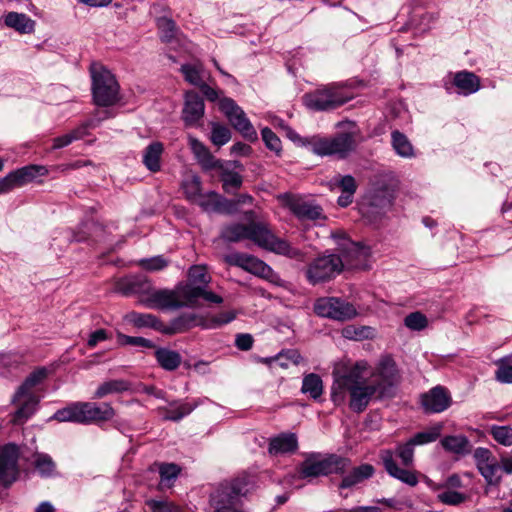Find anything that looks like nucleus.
<instances>
[{
	"instance_id": "57",
	"label": "nucleus",
	"mask_w": 512,
	"mask_h": 512,
	"mask_svg": "<svg viewBox=\"0 0 512 512\" xmlns=\"http://www.w3.org/2000/svg\"><path fill=\"white\" fill-rule=\"evenodd\" d=\"M100 120L95 119H89L85 122H83L81 125H79L77 128L70 131L71 135L73 136L74 140H79L85 137L88 134V130L97 127Z\"/></svg>"
},
{
	"instance_id": "20",
	"label": "nucleus",
	"mask_w": 512,
	"mask_h": 512,
	"mask_svg": "<svg viewBox=\"0 0 512 512\" xmlns=\"http://www.w3.org/2000/svg\"><path fill=\"white\" fill-rule=\"evenodd\" d=\"M370 255V249L358 242L346 240L341 247L340 258L343 261V268H360Z\"/></svg>"
},
{
	"instance_id": "3",
	"label": "nucleus",
	"mask_w": 512,
	"mask_h": 512,
	"mask_svg": "<svg viewBox=\"0 0 512 512\" xmlns=\"http://www.w3.org/2000/svg\"><path fill=\"white\" fill-rule=\"evenodd\" d=\"M221 237L228 242L250 240L259 247L275 254L301 262L305 260V253L302 250L292 246L285 239L277 237L269 226L263 222L228 225L222 229Z\"/></svg>"
},
{
	"instance_id": "8",
	"label": "nucleus",
	"mask_w": 512,
	"mask_h": 512,
	"mask_svg": "<svg viewBox=\"0 0 512 512\" xmlns=\"http://www.w3.org/2000/svg\"><path fill=\"white\" fill-rule=\"evenodd\" d=\"M351 99L339 84H329L317 88L303 96V103L309 109L326 111L336 109Z\"/></svg>"
},
{
	"instance_id": "49",
	"label": "nucleus",
	"mask_w": 512,
	"mask_h": 512,
	"mask_svg": "<svg viewBox=\"0 0 512 512\" xmlns=\"http://www.w3.org/2000/svg\"><path fill=\"white\" fill-rule=\"evenodd\" d=\"M139 265L147 271H160L168 266V261L161 255L139 260Z\"/></svg>"
},
{
	"instance_id": "22",
	"label": "nucleus",
	"mask_w": 512,
	"mask_h": 512,
	"mask_svg": "<svg viewBox=\"0 0 512 512\" xmlns=\"http://www.w3.org/2000/svg\"><path fill=\"white\" fill-rule=\"evenodd\" d=\"M196 326L203 327V319L195 313H183L169 323L162 322L160 332L165 335L184 333Z\"/></svg>"
},
{
	"instance_id": "5",
	"label": "nucleus",
	"mask_w": 512,
	"mask_h": 512,
	"mask_svg": "<svg viewBox=\"0 0 512 512\" xmlns=\"http://www.w3.org/2000/svg\"><path fill=\"white\" fill-rule=\"evenodd\" d=\"M211 277L203 265H194L188 271L187 282L178 284V293L186 300L188 307L200 305L201 300L221 304L223 298L207 289Z\"/></svg>"
},
{
	"instance_id": "61",
	"label": "nucleus",
	"mask_w": 512,
	"mask_h": 512,
	"mask_svg": "<svg viewBox=\"0 0 512 512\" xmlns=\"http://www.w3.org/2000/svg\"><path fill=\"white\" fill-rule=\"evenodd\" d=\"M337 184L342 190V193H350L354 194L356 192L357 186L355 179L351 175H346L340 177L339 180H336Z\"/></svg>"
},
{
	"instance_id": "59",
	"label": "nucleus",
	"mask_w": 512,
	"mask_h": 512,
	"mask_svg": "<svg viewBox=\"0 0 512 512\" xmlns=\"http://www.w3.org/2000/svg\"><path fill=\"white\" fill-rule=\"evenodd\" d=\"M180 472V469L176 464H162L159 468V474L161 478V482L170 481L175 479Z\"/></svg>"
},
{
	"instance_id": "9",
	"label": "nucleus",
	"mask_w": 512,
	"mask_h": 512,
	"mask_svg": "<svg viewBox=\"0 0 512 512\" xmlns=\"http://www.w3.org/2000/svg\"><path fill=\"white\" fill-rule=\"evenodd\" d=\"M349 464V459L335 454L327 456L312 454L301 463L300 474L302 478H310L344 473Z\"/></svg>"
},
{
	"instance_id": "56",
	"label": "nucleus",
	"mask_w": 512,
	"mask_h": 512,
	"mask_svg": "<svg viewBox=\"0 0 512 512\" xmlns=\"http://www.w3.org/2000/svg\"><path fill=\"white\" fill-rule=\"evenodd\" d=\"M216 211L225 214H235L239 211L237 202L234 199H227L219 195L218 203L216 204Z\"/></svg>"
},
{
	"instance_id": "17",
	"label": "nucleus",
	"mask_w": 512,
	"mask_h": 512,
	"mask_svg": "<svg viewBox=\"0 0 512 512\" xmlns=\"http://www.w3.org/2000/svg\"><path fill=\"white\" fill-rule=\"evenodd\" d=\"M185 302L178 293V285L174 290L155 289L152 285L148 296L143 298L142 305L154 309H177L187 306Z\"/></svg>"
},
{
	"instance_id": "25",
	"label": "nucleus",
	"mask_w": 512,
	"mask_h": 512,
	"mask_svg": "<svg viewBox=\"0 0 512 512\" xmlns=\"http://www.w3.org/2000/svg\"><path fill=\"white\" fill-rule=\"evenodd\" d=\"M188 141L193 154L203 169L211 170L220 167V161L210 153L202 142L191 135L188 136Z\"/></svg>"
},
{
	"instance_id": "58",
	"label": "nucleus",
	"mask_w": 512,
	"mask_h": 512,
	"mask_svg": "<svg viewBox=\"0 0 512 512\" xmlns=\"http://www.w3.org/2000/svg\"><path fill=\"white\" fill-rule=\"evenodd\" d=\"M146 504L150 507L152 512H180L178 506L167 501L148 500Z\"/></svg>"
},
{
	"instance_id": "24",
	"label": "nucleus",
	"mask_w": 512,
	"mask_h": 512,
	"mask_svg": "<svg viewBox=\"0 0 512 512\" xmlns=\"http://www.w3.org/2000/svg\"><path fill=\"white\" fill-rule=\"evenodd\" d=\"M422 405L427 412L439 413L450 405V397L443 387L437 386L422 395Z\"/></svg>"
},
{
	"instance_id": "33",
	"label": "nucleus",
	"mask_w": 512,
	"mask_h": 512,
	"mask_svg": "<svg viewBox=\"0 0 512 512\" xmlns=\"http://www.w3.org/2000/svg\"><path fill=\"white\" fill-rule=\"evenodd\" d=\"M391 144L396 154L403 158H412L415 156L414 148L408 137L398 130L391 133Z\"/></svg>"
},
{
	"instance_id": "36",
	"label": "nucleus",
	"mask_w": 512,
	"mask_h": 512,
	"mask_svg": "<svg viewBox=\"0 0 512 512\" xmlns=\"http://www.w3.org/2000/svg\"><path fill=\"white\" fill-rule=\"evenodd\" d=\"M163 152L161 142H153L147 146L143 155V163L152 172L160 170V158Z\"/></svg>"
},
{
	"instance_id": "26",
	"label": "nucleus",
	"mask_w": 512,
	"mask_h": 512,
	"mask_svg": "<svg viewBox=\"0 0 512 512\" xmlns=\"http://www.w3.org/2000/svg\"><path fill=\"white\" fill-rule=\"evenodd\" d=\"M288 207L300 219L316 220L322 215L319 206L296 197H289Z\"/></svg>"
},
{
	"instance_id": "27",
	"label": "nucleus",
	"mask_w": 512,
	"mask_h": 512,
	"mask_svg": "<svg viewBox=\"0 0 512 512\" xmlns=\"http://www.w3.org/2000/svg\"><path fill=\"white\" fill-rule=\"evenodd\" d=\"M375 472L374 467L371 464H362L358 467H354L347 475H345L339 484L340 489L352 488L366 479L373 476Z\"/></svg>"
},
{
	"instance_id": "51",
	"label": "nucleus",
	"mask_w": 512,
	"mask_h": 512,
	"mask_svg": "<svg viewBox=\"0 0 512 512\" xmlns=\"http://www.w3.org/2000/svg\"><path fill=\"white\" fill-rule=\"evenodd\" d=\"M261 135L268 149L274 151L277 154L281 151V140L270 128H263Z\"/></svg>"
},
{
	"instance_id": "7",
	"label": "nucleus",
	"mask_w": 512,
	"mask_h": 512,
	"mask_svg": "<svg viewBox=\"0 0 512 512\" xmlns=\"http://www.w3.org/2000/svg\"><path fill=\"white\" fill-rule=\"evenodd\" d=\"M246 477L225 480L210 495V504L214 512H244L239 509L241 498L249 492Z\"/></svg>"
},
{
	"instance_id": "46",
	"label": "nucleus",
	"mask_w": 512,
	"mask_h": 512,
	"mask_svg": "<svg viewBox=\"0 0 512 512\" xmlns=\"http://www.w3.org/2000/svg\"><path fill=\"white\" fill-rule=\"evenodd\" d=\"M183 189L186 197L192 202H195L199 197L203 195L201 192V180L198 176L195 175L184 182Z\"/></svg>"
},
{
	"instance_id": "35",
	"label": "nucleus",
	"mask_w": 512,
	"mask_h": 512,
	"mask_svg": "<svg viewBox=\"0 0 512 512\" xmlns=\"http://www.w3.org/2000/svg\"><path fill=\"white\" fill-rule=\"evenodd\" d=\"M217 168L221 170L220 180L222 182L223 190L226 193L232 194L242 186L243 178L238 172L223 167L221 163L220 167Z\"/></svg>"
},
{
	"instance_id": "54",
	"label": "nucleus",
	"mask_w": 512,
	"mask_h": 512,
	"mask_svg": "<svg viewBox=\"0 0 512 512\" xmlns=\"http://www.w3.org/2000/svg\"><path fill=\"white\" fill-rule=\"evenodd\" d=\"M219 194L216 192H208L199 197L194 203L201 206L205 211H216V204L218 203Z\"/></svg>"
},
{
	"instance_id": "30",
	"label": "nucleus",
	"mask_w": 512,
	"mask_h": 512,
	"mask_svg": "<svg viewBox=\"0 0 512 512\" xmlns=\"http://www.w3.org/2000/svg\"><path fill=\"white\" fill-rule=\"evenodd\" d=\"M453 83L464 95L475 93L480 88L479 77L468 71H460L456 73Z\"/></svg>"
},
{
	"instance_id": "14",
	"label": "nucleus",
	"mask_w": 512,
	"mask_h": 512,
	"mask_svg": "<svg viewBox=\"0 0 512 512\" xmlns=\"http://www.w3.org/2000/svg\"><path fill=\"white\" fill-rule=\"evenodd\" d=\"M372 382L380 390V396L391 398L393 396V387L400 381V374L394 359L390 356H384L380 359L374 373Z\"/></svg>"
},
{
	"instance_id": "40",
	"label": "nucleus",
	"mask_w": 512,
	"mask_h": 512,
	"mask_svg": "<svg viewBox=\"0 0 512 512\" xmlns=\"http://www.w3.org/2000/svg\"><path fill=\"white\" fill-rule=\"evenodd\" d=\"M156 24L162 42L170 44L177 38L178 29L172 19L167 17H159L156 21Z\"/></svg>"
},
{
	"instance_id": "18",
	"label": "nucleus",
	"mask_w": 512,
	"mask_h": 512,
	"mask_svg": "<svg viewBox=\"0 0 512 512\" xmlns=\"http://www.w3.org/2000/svg\"><path fill=\"white\" fill-rule=\"evenodd\" d=\"M18 457V448L15 444L0 447V484L8 486L16 480Z\"/></svg>"
},
{
	"instance_id": "64",
	"label": "nucleus",
	"mask_w": 512,
	"mask_h": 512,
	"mask_svg": "<svg viewBox=\"0 0 512 512\" xmlns=\"http://www.w3.org/2000/svg\"><path fill=\"white\" fill-rule=\"evenodd\" d=\"M18 187L12 172L0 179V194L7 193Z\"/></svg>"
},
{
	"instance_id": "2",
	"label": "nucleus",
	"mask_w": 512,
	"mask_h": 512,
	"mask_svg": "<svg viewBox=\"0 0 512 512\" xmlns=\"http://www.w3.org/2000/svg\"><path fill=\"white\" fill-rule=\"evenodd\" d=\"M440 436V428L435 427L429 431L415 434L405 443L397 444L395 451L384 449L379 457L389 476L411 487L418 484L417 472L410 470L414 463V449L417 445L434 442Z\"/></svg>"
},
{
	"instance_id": "34",
	"label": "nucleus",
	"mask_w": 512,
	"mask_h": 512,
	"mask_svg": "<svg viewBox=\"0 0 512 512\" xmlns=\"http://www.w3.org/2000/svg\"><path fill=\"white\" fill-rule=\"evenodd\" d=\"M14 178L17 182L18 187H21L37 176H44L47 173V169L40 165H28L17 170L12 171Z\"/></svg>"
},
{
	"instance_id": "32",
	"label": "nucleus",
	"mask_w": 512,
	"mask_h": 512,
	"mask_svg": "<svg viewBox=\"0 0 512 512\" xmlns=\"http://www.w3.org/2000/svg\"><path fill=\"white\" fill-rule=\"evenodd\" d=\"M155 358L160 367L166 371L176 370L182 362L181 355L177 351L168 348H158L155 351Z\"/></svg>"
},
{
	"instance_id": "62",
	"label": "nucleus",
	"mask_w": 512,
	"mask_h": 512,
	"mask_svg": "<svg viewBox=\"0 0 512 512\" xmlns=\"http://www.w3.org/2000/svg\"><path fill=\"white\" fill-rule=\"evenodd\" d=\"M254 339L251 334L241 333L236 335L235 345L239 350L248 351L253 346Z\"/></svg>"
},
{
	"instance_id": "28",
	"label": "nucleus",
	"mask_w": 512,
	"mask_h": 512,
	"mask_svg": "<svg viewBox=\"0 0 512 512\" xmlns=\"http://www.w3.org/2000/svg\"><path fill=\"white\" fill-rule=\"evenodd\" d=\"M298 448L297 437L293 433H283L270 440L268 451L270 454H284L295 452Z\"/></svg>"
},
{
	"instance_id": "6",
	"label": "nucleus",
	"mask_w": 512,
	"mask_h": 512,
	"mask_svg": "<svg viewBox=\"0 0 512 512\" xmlns=\"http://www.w3.org/2000/svg\"><path fill=\"white\" fill-rule=\"evenodd\" d=\"M114 415L115 411L108 403L97 405L94 402H75L57 410L52 419L87 425L108 421Z\"/></svg>"
},
{
	"instance_id": "43",
	"label": "nucleus",
	"mask_w": 512,
	"mask_h": 512,
	"mask_svg": "<svg viewBox=\"0 0 512 512\" xmlns=\"http://www.w3.org/2000/svg\"><path fill=\"white\" fill-rule=\"evenodd\" d=\"M502 469V465L500 466L499 462L494 459L490 463L485 464L483 467H480L478 470L481 475L485 478V480L490 485H497L501 480L500 470Z\"/></svg>"
},
{
	"instance_id": "16",
	"label": "nucleus",
	"mask_w": 512,
	"mask_h": 512,
	"mask_svg": "<svg viewBox=\"0 0 512 512\" xmlns=\"http://www.w3.org/2000/svg\"><path fill=\"white\" fill-rule=\"evenodd\" d=\"M220 110L228 118L231 125L244 138L253 141L257 139V132L247 118L243 109L231 98H223L219 103Z\"/></svg>"
},
{
	"instance_id": "11",
	"label": "nucleus",
	"mask_w": 512,
	"mask_h": 512,
	"mask_svg": "<svg viewBox=\"0 0 512 512\" xmlns=\"http://www.w3.org/2000/svg\"><path fill=\"white\" fill-rule=\"evenodd\" d=\"M313 153L320 156L347 157L356 147L355 133L342 132L331 138H313L309 142Z\"/></svg>"
},
{
	"instance_id": "44",
	"label": "nucleus",
	"mask_w": 512,
	"mask_h": 512,
	"mask_svg": "<svg viewBox=\"0 0 512 512\" xmlns=\"http://www.w3.org/2000/svg\"><path fill=\"white\" fill-rule=\"evenodd\" d=\"M180 71L187 82L194 86H200L203 83L201 76L202 66L200 64H184Z\"/></svg>"
},
{
	"instance_id": "55",
	"label": "nucleus",
	"mask_w": 512,
	"mask_h": 512,
	"mask_svg": "<svg viewBox=\"0 0 512 512\" xmlns=\"http://www.w3.org/2000/svg\"><path fill=\"white\" fill-rule=\"evenodd\" d=\"M119 341L123 345H132V346H140L144 348H153L154 344L152 341L143 338V337H134L120 334Z\"/></svg>"
},
{
	"instance_id": "10",
	"label": "nucleus",
	"mask_w": 512,
	"mask_h": 512,
	"mask_svg": "<svg viewBox=\"0 0 512 512\" xmlns=\"http://www.w3.org/2000/svg\"><path fill=\"white\" fill-rule=\"evenodd\" d=\"M91 76L95 104L103 107L115 104L119 99V85L114 75L102 67H93Z\"/></svg>"
},
{
	"instance_id": "63",
	"label": "nucleus",
	"mask_w": 512,
	"mask_h": 512,
	"mask_svg": "<svg viewBox=\"0 0 512 512\" xmlns=\"http://www.w3.org/2000/svg\"><path fill=\"white\" fill-rule=\"evenodd\" d=\"M369 332H370L369 327H362L360 329H356L353 327H347L344 329L343 334L346 338L362 339V338L368 337Z\"/></svg>"
},
{
	"instance_id": "1",
	"label": "nucleus",
	"mask_w": 512,
	"mask_h": 512,
	"mask_svg": "<svg viewBox=\"0 0 512 512\" xmlns=\"http://www.w3.org/2000/svg\"><path fill=\"white\" fill-rule=\"evenodd\" d=\"M366 369V363L357 362L350 368L343 370L337 369L333 372V385L331 387V400L335 405H342L346 401V395L349 394V408L356 412H363L370 401L375 399H384L380 396L379 387L375 383L366 382L362 377V372Z\"/></svg>"
},
{
	"instance_id": "12",
	"label": "nucleus",
	"mask_w": 512,
	"mask_h": 512,
	"mask_svg": "<svg viewBox=\"0 0 512 512\" xmlns=\"http://www.w3.org/2000/svg\"><path fill=\"white\" fill-rule=\"evenodd\" d=\"M343 269V261L335 254L323 255L314 259L306 269V278L309 283L316 285L329 281Z\"/></svg>"
},
{
	"instance_id": "13",
	"label": "nucleus",
	"mask_w": 512,
	"mask_h": 512,
	"mask_svg": "<svg viewBox=\"0 0 512 512\" xmlns=\"http://www.w3.org/2000/svg\"><path fill=\"white\" fill-rule=\"evenodd\" d=\"M314 312L320 316L335 321H348L357 316L353 304L338 297H322L316 300Z\"/></svg>"
},
{
	"instance_id": "60",
	"label": "nucleus",
	"mask_w": 512,
	"mask_h": 512,
	"mask_svg": "<svg viewBox=\"0 0 512 512\" xmlns=\"http://www.w3.org/2000/svg\"><path fill=\"white\" fill-rule=\"evenodd\" d=\"M474 459L476 462V466L479 469L480 467H483L485 464L490 463L492 460L495 459V457L492 456V453L489 449L478 447L474 451Z\"/></svg>"
},
{
	"instance_id": "52",
	"label": "nucleus",
	"mask_w": 512,
	"mask_h": 512,
	"mask_svg": "<svg viewBox=\"0 0 512 512\" xmlns=\"http://www.w3.org/2000/svg\"><path fill=\"white\" fill-rule=\"evenodd\" d=\"M235 319V314L232 311L222 312L219 315L213 317L209 321L203 320V328L214 329L224 324H227Z\"/></svg>"
},
{
	"instance_id": "48",
	"label": "nucleus",
	"mask_w": 512,
	"mask_h": 512,
	"mask_svg": "<svg viewBox=\"0 0 512 512\" xmlns=\"http://www.w3.org/2000/svg\"><path fill=\"white\" fill-rule=\"evenodd\" d=\"M437 498L443 504L456 506L465 502L468 499V496L463 493L448 489L439 493Z\"/></svg>"
},
{
	"instance_id": "50",
	"label": "nucleus",
	"mask_w": 512,
	"mask_h": 512,
	"mask_svg": "<svg viewBox=\"0 0 512 512\" xmlns=\"http://www.w3.org/2000/svg\"><path fill=\"white\" fill-rule=\"evenodd\" d=\"M491 434L502 445L509 446L512 444V428L508 426H494L491 429Z\"/></svg>"
},
{
	"instance_id": "37",
	"label": "nucleus",
	"mask_w": 512,
	"mask_h": 512,
	"mask_svg": "<svg viewBox=\"0 0 512 512\" xmlns=\"http://www.w3.org/2000/svg\"><path fill=\"white\" fill-rule=\"evenodd\" d=\"M301 391L314 400L319 399L323 393V382L320 376L315 373L304 376Z\"/></svg>"
},
{
	"instance_id": "23",
	"label": "nucleus",
	"mask_w": 512,
	"mask_h": 512,
	"mask_svg": "<svg viewBox=\"0 0 512 512\" xmlns=\"http://www.w3.org/2000/svg\"><path fill=\"white\" fill-rule=\"evenodd\" d=\"M394 198L393 189L386 186L375 188L369 196V211L367 213L384 214L392 207Z\"/></svg>"
},
{
	"instance_id": "4",
	"label": "nucleus",
	"mask_w": 512,
	"mask_h": 512,
	"mask_svg": "<svg viewBox=\"0 0 512 512\" xmlns=\"http://www.w3.org/2000/svg\"><path fill=\"white\" fill-rule=\"evenodd\" d=\"M47 376L48 370L46 368H38L30 373L18 387L11 400L12 404L17 407L11 419L14 425L25 423L35 413L40 402V395L37 393L36 387Z\"/></svg>"
},
{
	"instance_id": "45",
	"label": "nucleus",
	"mask_w": 512,
	"mask_h": 512,
	"mask_svg": "<svg viewBox=\"0 0 512 512\" xmlns=\"http://www.w3.org/2000/svg\"><path fill=\"white\" fill-rule=\"evenodd\" d=\"M211 125L212 132L210 140L214 145L221 147L230 141L231 131L228 127L218 123H212Z\"/></svg>"
},
{
	"instance_id": "19",
	"label": "nucleus",
	"mask_w": 512,
	"mask_h": 512,
	"mask_svg": "<svg viewBox=\"0 0 512 512\" xmlns=\"http://www.w3.org/2000/svg\"><path fill=\"white\" fill-rule=\"evenodd\" d=\"M151 287L152 283L142 275L121 278L115 284L116 292L126 297L137 296L140 304H142L143 298L150 293Z\"/></svg>"
},
{
	"instance_id": "31",
	"label": "nucleus",
	"mask_w": 512,
	"mask_h": 512,
	"mask_svg": "<svg viewBox=\"0 0 512 512\" xmlns=\"http://www.w3.org/2000/svg\"><path fill=\"white\" fill-rule=\"evenodd\" d=\"M4 23L7 27L13 28L23 34L31 33L35 26V22L26 14L17 12H9L6 14Z\"/></svg>"
},
{
	"instance_id": "38",
	"label": "nucleus",
	"mask_w": 512,
	"mask_h": 512,
	"mask_svg": "<svg viewBox=\"0 0 512 512\" xmlns=\"http://www.w3.org/2000/svg\"><path fill=\"white\" fill-rule=\"evenodd\" d=\"M443 448L455 454H465L469 452L470 442L462 435L446 436L441 440Z\"/></svg>"
},
{
	"instance_id": "42",
	"label": "nucleus",
	"mask_w": 512,
	"mask_h": 512,
	"mask_svg": "<svg viewBox=\"0 0 512 512\" xmlns=\"http://www.w3.org/2000/svg\"><path fill=\"white\" fill-rule=\"evenodd\" d=\"M130 321L137 327H150L160 332L162 327V321L156 316L146 313L133 312L129 316Z\"/></svg>"
},
{
	"instance_id": "39",
	"label": "nucleus",
	"mask_w": 512,
	"mask_h": 512,
	"mask_svg": "<svg viewBox=\"0 0 512 512\" xmlns=\"http://www.w3.org/2000/svg\"><path fill=\"white\" fill-rule=\"evenodd\" d=\"M130 383L123 379H115L102 383L96 390L94 398L100 399L108 394L121 393L129 390Z\"/></svg>"
},
{
	"instance_id": "29",
	"label": "nucleus",
	"mask_w": 512,
	"mask_h": 512,
	"mask_svg": "<svg viewBox=\"0 0 512 512\" xmlns=\"http://www.w3.org/2000/svg\"><path fill=\"white\" fill-rule=\"evenodd\" d=\"M196 407L197 403L175 400L169 403V407H160L159 411L163 414L164 420L177 422L189 415Z\"/></svg>"
},
{
	"instance_id": "47",
	"label": "nucleus",
	"mask_w": 512,
	"mask_h": 512,
	"mask_svg": "<svg viewBox=\"0 0 512 512\" xmlns=\"http://www.w3.org/2000/svg\"><path fill=\"white\" fill-rule=\"evenodd\" d=\"M404 324L407 328L414 331L424 330L428 325L427 317L419 312H412L404 318Z\"/></svg>"
},
{
	"instance_id": "15",
	"label": "nucleus",
	"mask_w": 512,
	"mask_h": 512,
	"mask_svg": "<svg viewBox=\"0 0 512 512\" xmlns=\"http://www.w3.org/2000/svg\"><path fill=\"white\" fill-rule=\"evenodd\" d=\"M229 265L237 266L256 276L276 282L279 279L273 269L259 258L245 253L234 252L224 257Z\"/></svg>"
},
{
	"instance_id": "21",
	"label": "nucleus",
	"mask_w": 512,
	"mask_h": 512,
	"mask_svg": "<svg viewBox=\"0 0 512 512\" xmlns=\"http://www.w3.org/2000/svg\"><path fill=\"white\" fill-rule=\"evenodd\" d=\"M205 105L203 98L195 91L185 94V103L182 111V119L187 126L196 125L203 117Z\"/></svg>"
},
{
	"instance_id": "53",
	"label": "nucleus",
	"mask_w": 512,
	"mask_h": 512,
	"mask_svg": "<svg viewBox=\"0 0 512 512\" xmlns=\"http://www.w3.org/2000/svg\"><path fill=\"white\" fill-rule=\"evenodd\" d=\"M495 379L500 383L512 384V364L500 360L495 372Z\"/></svg>"
},
{
	"instance_id": "41",
	"label": "nucleus",
	"mask_w": 512,
	"mask_h": 512,
	"mask_svg": "<svg viewBox=\"0 0 512 512\" xmlns=\"http://www.w3.org/2000/svg\"><path fill=\"white\" fill-rule=\"evenodd\" d=\"M33 464L42 477H52L56 474V464L48 454H35Z\"/></svg>"
}]
</instances>
